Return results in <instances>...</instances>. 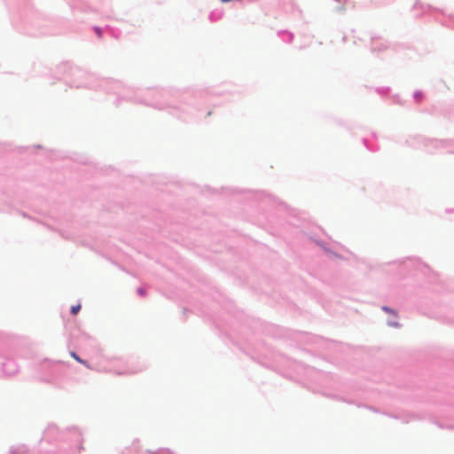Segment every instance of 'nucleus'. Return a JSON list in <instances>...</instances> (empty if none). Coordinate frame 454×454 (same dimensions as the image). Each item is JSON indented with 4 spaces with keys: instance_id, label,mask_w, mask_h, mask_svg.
Returning a JSON list of instances; mask_svg holds the SVG:
<instances>
[{
    "instance_id": "1",
    "label": "nucleus",
    "mask_w": 454,
    "mask_h": 454,
    "mask_svg": "<svg viewBox=\"0 0 454 454\" xmlns=\"http://www.w3.org/2000/svg\"><path fill=\"white\" fill-rule=\"evenodd\" d=\"M70 356H71L74 359H75L78 363H80V364H82L85 365V366H86V367H88V368H90V366L88 364V363H87L86 361L82 360L81 357H79V356L76 355V353H75V352L71 351V352H70Z\"/></svg>"
},
{
    "instance_id": "2",
    "label": "nucleus",
    "mask_w": 454,
    "mask_h": 454,
    "mask_svg": "<svg viewBox=\"0 0 454 454\" xmlns=\"http://www.w3.org/2000/svg\"><path fill=\"white\" fill-rule=\"evenodd\" d=\"M81 309V305L80 304H77V305H74L71 307V313L73 315H76L79 310Z\"/></svg>"
},
{
    "instance_id": "3",
    "label": "nucleus",
    "mask_w": 454,
    "mask_h": 454,
    "mask_svg": "<svg viewBox=\"0 0 454 454\" xmlns=\"http://www.w3.org/2000/svg\"><path fill=\"white\" fill-rule=\"evenodd\" d=\"M382 309L384 311L387 312V313L392 314L395 318L397 317V315H396L395 311H394L393 309H389L388 307L384 306V307H382Z\"/></svg>"
},
{
    "instance_id": "4",
    "label": "nucleus",
    "mask_w": 454,
    "mask_h": 454,
    "mask_svg": "<svg viewBox=\"0 0 454 454\" xmlns=\"http://www.w3.org/2000/svg\"><path fill=\"white\" fill-rule=\"evenodd\" d=\"M414 97H415V98H416L418 101H420V100L422 99V98H423V94H422V92H416V93L414 94Z\"/></svg>"
},
{
    "instance_id": "5",
    "label": "nucleus",
    "mask_w": 454,
    "mask_h": 454,
    "mask_svg": "<svg viewBox=\"0 0 454 454\" xmlns=\"http://www.w3.org/2000/svg\"><path fill=\"white\" fill-rule=\"evenodd\" d=\"M387 324L390 325V326H398V323L396 321H392V320H388L387 321Z\"/></svg>"
},
{
    "instance_id": "6",
    "label": "nucleus",
    "mask_w": 454,
    "mask_h": 454,
    "mask_svg": "<svg viewBox=\"0 0 454 454\" xmlns=\"http://www.w3.org/2000/svg\"><path fill=\"white\" fill-rule=\"evenodd\" d=\"M95 31H96V33H97L98 36V37H101V35H102V30H101L99 27H96V28H95Z\"/></svg>"
}]
</instances>
